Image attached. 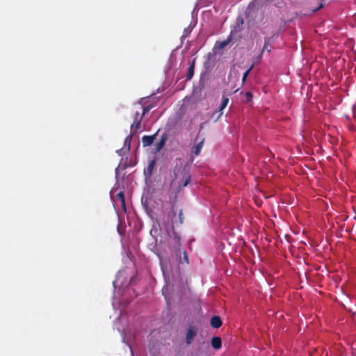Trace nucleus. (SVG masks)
Here are the masks:
<instances>
[{"label":"nucleus","mask_w":356,"mask_h":356,"mask_svg":"<svg viewBox=\"0 0 356 356\" xmlns=\"http://www.w3.org/2000/svg\"><path fill=\"white\" fill-rule=\"evenodd\" d=\"M178 161L179 163H177L174 168V179L172 181V185L176 186L180 191L190 183L191 175L189 169L182 163L181 159H178Z\"/></svg>","instance_id":"1"},{"label":"nucleus","mask_w":356,"mask_h":356,"mask_svg":"<svg viewBox=\"0 0 356 356\" xmlns=\"http://www.w3.org/2000/svg\"><path fill=\"white\" fill-rule=\"evenodd\" d=\"M197 334V329L195 326L190 325L186 333V343L191 345Z\"/></svg>","instance_id":"2"},{"label":"nucleus","mask_w":356,"mask_h":356,"mask_svg":"<svg viewBox=\"0 0 356 356\" xmlns=\"http://www.w3.org/2000/svg\"><path fill=\"white\" fill-rule=\"evenodd\" d=\"M143 115L140 113V112L136 111L134 114V122L131 125V132L134 131V133H136L138 129L141 127V120Z\"/></svg>","instance_id":"3"},{"label":"nucleus","mask_w":356,"mask_h":356,"mask_svg":"<svg viewBox=\"0 0 356 356\" xmlns=\"http://www.w3.org/2000/svg\"><path fill=\"white\" fill-rule=\"evenodd\" d=\"M155 165H156V160L155 159L151 160L149 162L147 168L144 170V174L145 175V176L150 177L152 175Z\"/></svg>","instance_id":"4"},{"label":"nucleus","mask_w":356,"mask_h":356,"mask_svg":"<svg viewBox=\"0 0 356 356\" xmlns=\"http://www.w3.org/2000/svg\"><path fill=\"white\" fill-rule=\"evenodd\" d=\"M168 139V135L167 134H163L161 136V138L159 143H157L155 145V149L156 152H159L163 149L164 147L166 140Z\"/></svg>","instance_id":"5"},{"label":"nucleus","mask_w":356,"mask_h":356,"mask_svg":"<svg viewBox=\"0 0 356 356\" xmlns=\"http://www.w3.org/2000/svg\"><path fill=\"white\" fill-rule=\"evenodd\" d=\"M211 325L213 328H219L222 325V321L220 316H213L210 321Z\"/></svg>","instance_id":"6"},{"label":"nucleus","mask_w":356,"mask_h":356,"mask_svg":"<svg viewBox=\"0 0 356 356\" xmlns=\"http://www.w3.org/2000/svg\"><path fill=\"white\" fill-rule=\"evenodd\" d=\"M155 134L152 136H144L142 138L143 146L146 147L151 145L155 139Z\"/></svg>","instance_id":"7"},{"label":"nucleus","mask_w":356,"mask_h":356,"mask_svg":"<svg viewBox=\"0 0 356 356\" xmlns=\"http://www.w3.org/2000/svg\"><path fill=\"white\" fill-rule=\"evenodd\" d=\"M211 346L213 348L218 350L222 347V340L219 337H213L211 339Z\"/></svg>","instance_id":"8"},{"label":"nucleus","mask_w":356,"mask_h":356,"mask_svg":"<svg viewBox=\"0 0 356 356\" xmlns=\"http://www.w3.org/2000/svg\"><path fill=\"white\" fill-rule=\"evenodd\" d=\"M116 197L120 201L122 209L126 211L125 197L123 191L117 193Z\"/></svg>","instance_id":"9"},{"label":"nucleus","mask_w":356,"mask_h":356,"mask_svg":"<svg viewBox=\"0 0 356 356\" xmlns=\"http://www.w3.org/2000/svg\"><path fill=\"white\" fill-rule=\"evenodd\" d=\"M232 40V33L227 37V38L225 40L218 42L216 43L217 47L219 49H223L225 47H227Z\"/></svg>","instance_id":"10"},{"label":"nucleus","mask_w":356,"mask_h":356,"mask_svg":"<svg viewBox=\"0 0 356 356\" xmlns=\"http://www.w3.org/2000/svg\"><path fill=\"white\" fill-rule=\"evenodd\" d=\"M195 64V60L194 59L191 62V63L188 69V74H187V79L188 80L191 79L194 75Z\"/></svg>","instance_id":"11"},{"label":"nucleus","mask_w":356,"mask_h":356,"mask_svg":"<svg viewBox=\"0 0 356 356\" xmlns=\"http://www.w3.org/2000/svg\"><path fill=\"white\" fill-rule=\"evenodd\" d=\"M204 140H202L200 143H197L193 147V154L196 156H199L202 146H203Z\"/></svg>","instance_id":"12"},{"label":"nucleus","mask_w":356,"mask_h":356,"mask_svg":"<svg viewBox=\"0 0 356 356\" xmlns=\"http://www.w3.org/2000/svg\"><path fill=\"white\" fill-rule=\"evenodd\" d=\"M228 102H229V98L223 97L222 103H221V106L220 108V113H219L218 116L217 117L216 120H218L220 118V117L222 115V110L227 106Z\"/></svg>","instance_id":"13"},{"label":"nucleus","mask_w":356,"mask_h":356,"mask_svg":"<svg viewBox=\"0 0 356 356\" xmlns=\"http://www.w3.org/2000/svg\"><path fill=\"white\" fill-rule=\"evenodd\" d=\"M134 134V131H132L128 136L126 137V138L124 140V147H127V150L130 149L131 142L132 136Z\"/></svg>","instance_id":"14"},{"label":"nucleus","mask_w":356,"mask_h":356,"mask_svg":"<svg viewBox=\"0 0 356 356\" xmlns=\"http://www.w3.org/2000/svg\"><path fill=\"white\" fill-rule=\"evenodd\" d=\"M254 68V64H252L248 70H247L245 71V72L243 74V78H242V82L243 83H244L245 81H246V79L248 76V75L250 74V72L252 70V69Z\"/></svg>","instance_id":"15"},{"label":"nucleus","mask_w":356,"mask_h":356,"mask_svg":"<svg viewBox=\"0 0 356 356\" xmlns=\"http://www.w3.org/2000/svg\"><path fill=\"white\" fill-rule=\"evenodd\" d=\"M153 108V106L152 105H147L146 106H144L143 108V113H142V115H145L147 113H148L149 112V111Z\"/></svg>","instance_id":"16"},{"label":"nucleus","mask_w":356,"mask_h":356,"mask_svg":"<svg viewBox=\"0 0 356 356\" xmlns=\"http://www.w3.org/2000/svg\"><path fill=\"white\" fill-rule=\"evenodd\" d=\"M183 259L186 264H189V259L186 251L183 252Z\"/></svg>","instance_id":"17"},{"label":"nucleus","mask_w":356,"mask_h":356,"mask_svg":"<svg viewBox=\"0 0 356 356\" xmlns=\"http://www.w3.org/2000/svg\"><path fill=\"white\" fill-rule=\"evenodd\" d=\"M245 97H246V101H247L248 102H251V101H252V93H251L250 92H245Z\"/></svg>","instance_id":"18"},{"label":"nucleus","mask_w":356,"mask_h":356,"mask_svg":"<svg viewBox=\"0 0 356 356\" xmlns=\"http://www.w3.org/2000/svg\"><path fill=\"white\" fill-rule=\"evenodd\" d=\"M179 218L180 223L182 224L184 222V215H183L182 210L179 211Z\"/></svg>","instance_id":"19"},{"label":"nucleus","mask_w":356,"mask_h":356,"mask_svg":"<svg viewBox=\"0 0 356 356\" xmlns=\"http://www.w3.org/2000/svg\"><path fill=\"white\" fill-rule=\"evenodd\" d=\"M263 50H267L268 51H270V49H269V45L266 42H265Z\"/></svg>","instance_id":"20"},{"label":"nucleus","mask_w":356,"mask_h":356,"mask_svg":"<svg viewBox=\"0 0 356 356\" xmlns=\"http://www.w3.org/2000/svg\"><path fill=\"white\" fill-rule=\"evenodd\" d=\"M323 7V4L321 3L320 6H318V8L317 9H316L314 11L318 10L319 9L322 8Z\"/></svg>","instance_id":"21"},{"label":"nucleus","mask_w":356,"mask_h":356,"mask_svg":"<svg viewBox=\"0 0 356 356\" xmlns=\"http://www.w3.org/2000/svg\"><path fill=\"white\" fill-rule=\"evenodd\" d=\"M181 254V252H180V250H179L177 251V254Z\"/></svg>","instance_id":"22"},{"label":"nucleus","mask_w":356,"mask_h":356,"mask_svg":"<svg viewBox=\"0 0 356 356\" xmlns=\"http://www.w3.org/2000/svg\"><path fill=\"white\" fill-rule=\"evenodd\" d=\"M241 24H243V19H241Z\"/></svg>","instance_id":"23"}]
</instances>
